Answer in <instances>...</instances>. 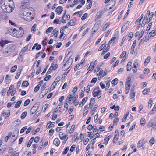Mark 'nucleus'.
<instances>
[{
    "label": "nucleus",
    "mask_w": 156,
    "mask_h": 156,
    "mask_svg": "<svg viewBox=\"0 0 156 156\" xmlns=\"http://www.w3.org/2000/svg\"><path fill=\"white\" fill-rule=\"evenodd\" d=\"M30 50V49H28V48L26 46L25 47H24L23 48L21 51V52L23 53H23L25 51H29Z\"/></svg>",
    "instance_id": "33"
},
{
    "label": "nucleus",
    "mask_w": 156,
    "mask_h": 156,
    "mask_svg": "<svg viewBox=\"0 0 156 156\" xmlns=\"http://www.w3.org/2000/svg\"><path fill=\"white\" fill-rule=\"evenodd\" d=\"M53 29V27H49L46 30V33H50L52 30Z\"/></svg>",
    "instance_id": "44"
},
{
    "label": "nucleus",
    "mask_w": 156,
    "mask_h": 156,
    "mask_svg": "<svg viewBox=\"0 0 156 156\" xmlns=\"http://www.w3.org/2000/svg\"><path fill=\"white\" fill-rule=\"evenodd\" d=\"M140 123L141 126H144L145 124V120L144 118H142L140 120Z\"/></svg>",
    "instance_id": "25"
},
{
    "label": "nucleus",
    "mask_w": 156,
    "mask_h": 156,
    "mask_svg": "<svg viewBox=\"0 0 156 156\" xmlns=\"http://www.w3.org/2000/svg\"><path fill=\"white\" fill-rule=\"evenodd\" d=\"M31 15V12H30L28 10H23L20 14V17L24 20L27 21H30L34 19L33 17H31L30 15Z\"/></svg>",
    "instance_id": "2"
},
{
    "label": "nucleus",
    "mask_w": 156,
    "mask_h": 156,
    "mask_svg": "<svg viewBox=\"0 0 156 156\" xmlns=\"http://www.w3.org/2000/svg\"><path fill=\"white\" fill-rule=\"evenodd\" d=\"M58 66V65L54 62L52 64L51 67L54 71H55L57 68Z\"/></svg>",
    "instance_id": "18"
},
{
    "label": "nucleus",
    "mask_w": 156,
    "mask_h": 156,
    "mask_svg": "<svg viewBox=\"0 0 156 156\" xmlns=\"http://www.w3.org/2000/svg\"><path fill=\"white\" fill-rule=\"evenodd\" d=\"M150 37L154 36L156 35V29L151 31L149 33Z\"/></svg>",
    "instance_id": "14"
},
{
    "label": "nucleus",
    "mask_w": 156,
    "mask_h": 156,
    "mask_svg": "<svg viewBox=\"0 0 156 156\" xmlns=\"http://www.w3.org/2000/svg\"><path fill=\"white\" fill-rule=\"evenodd\" d=\"M98 62V60H96L94 61V62H93V63L91 62L87 69V70H88L90 68V66H92V67H93V66H94V67H95V65L97 64Z\"/></svg>",
    "instance_id": "20"
},
{
    "label": "nucleus",
    "mask_w": 156,
    "mask_h": 156,
    "mask_svg": "<svg viewBox=\"0 0 156 156\" xmlns=\"http://www.w3.org/2000/svg\"><path fill=\"white\" fill-rule=\"evenodd\" d=\"M56 84H54V83H53V84H52L51 86V87L50 88L49 91L50 92L52 91L53 90V89L55 88V86H56Z\"/></svg>",
    "instance_id": "59"
},
{
    "label": "nucleus",
    "mask_w": 156,
    "mask_h": 156,
    "mask_svg": "<svg viewBox=\"0 0 156 156\" xmlns=\"http://www.w3.org/2000/svg\"><path fill=\"white\" fill-rule=\"evenodd\" d=\"M151 14L150 15L149 18H148L147 20V21H146L147 23H148L151 20L153 16L154 13L153 12H151Z\"/></svg>",
    "instance_id": "17"
},
{
    "label": "nucleus",
    "mask_w": 156,
    "mask_h": 156,
    "mask_svg": "<svg viewBox=\"0 0 156 156\" xmlns=\"http://www.w3.org/2000/svg\"><path fill=\"white\" fill-rule=\"evenodd\" d=\"M57 33H58V31L56 30V29H55L51 34V37H52L53 36L55 35L56 34H57Z\"/></svg>",
    "instance_id": "41"
},
{
    "label": "nucleus",
    "mask_w": 156,
    "mask_h": 156,
    "mask_svg": "<svg viewBox=\"0 0 156 156\" xmlns=\"http://www.w3.org/2000/svg\"><path fill=\"white\" fill-rule=\"evenodd\" d=\"M85 91V87L83 88L81 90V92L79 93V98H82L84 96V92Z\"/></svg>",
    "instance_id": "10"
},
{
    "label": "nucleus",
    "mask_w": 156,
    "mask_h": 156,
    "mask_svg": "<svg viewBox=\"0 0 156 156\" xmlns=\"http://www.w3.org/2000/svg\"><path fill=\"white\" fill-rule=\"evenodd\" d=\"M12 4V5H10V13L12 12L15 8V5L13 0H10V4Z\"/></svg>",
    "instance_id": "15"
},
{
    "label": "nucleus",
    "mask_w": 156,
    "mask_h": 156,
    "mask_svg": "<svg viewBox=\"0 0 156 156\" xmlns=\"http://www.w3.org/2000/svg\"><path fill=\"white\" fill-rule=\"evenodd\" d=\"M75 127V125H73L71 126V128L69 131L70 134H71L73 133L74 130V128Z\"/></svg>",
    "instance_id": "42"
},
{
    "label": "nucleus",
    "mask_w": 156,
    "mask_h": 156,
    "mask_svg": "<svg viewBox=\"0 0 156 156\" xmlns=\"http://www.w3.org/2000/svg\"><path fill=\"white\" fill-rule=\"evenodd\" d=\"M40 87L39 85H37L34 88V90L35 92H37L40 89Z\"/></svg>",
    "instance_id": "60"
},
{
    "label": "nucleus",
    "mask_w": 156,
    "mask_h": 156,
    "mask_svg": "<svg viewBox=\"0 0 156 156\" xmlns=\"http://www.w3.org/2000/svg\"><path fill=\"white\" fill-rule=\"evenodd\" d=\"M101 25V21L99 20L97 21L93 27L92 30H96L99 29Z\"/></svg>",
    "instance_id": "5"
},
{
    "label": "nucleus",
    "mask_w": 156,
    "mask_h": 156,
    "mask_svg": "<svg viewBox=\"0 0 156 156\" xmlns=\"http://www.w3.org/2000/svg\"><path fill=\"white\" fill-rule=\"evenodd\" d=\"M48 37H45V39L42 42V44L44 46H45L47 44L46 41Z\"/></svg>",
    "instance_id": "40"
},
{
    "label": "nucleus",
    "mask_w": 156,
    "mask_h": 156,
    "mask_svg": "<svg viewBox=\"0 0 156 156\" xmlns=\"http://www.w3.org/2000/svg\"><path fill=\"white\" fill-rule=\"evenodd\" d=\"M116 38V37H112L110 41H109L107 47H108V46H109V49L110 48V45H111V44L112 43L114 40H115Z\"/></svg>",
    "instance_id": "19"
},
{
    "label": "nucleus",
    "mask_w": 156,
    "mask_h": 156,
    "mask_svg": "<svg viewBox=\"0 0 156 156\" xmlns=\"http://www.w3.org/2000/svg\"><path fill=\"white\" fill-rule=\"evenodd\" d=\"M0 14V17L3 19L6 20L8 18V16L5 12H2Z\"/></svg>",
    "instance_id": "7"
},
{
    "label": "nucleus",
    "mask_w": 156,
    "mask_h": 156,
    "mask_svg": "<svg viewBox=\"0 0 156 156\" xmlns=\"http://www.w3.org/2000/svg\"><path fill=\"white\" fill-rule=\"evenodd\" d=\"M17 68V66L16 65H15L14 66L12 67L11 68V70H10V72H14L16 69Z\"/></svg>",
    "instance_id": "38"
},
{
    "label": "nucleus",
    "mask_w": 156,
    "mask_h": 156,
    "mask_svg": "<svg viewBox=\"0 0 156 156\" xmlns=\"http://www.w3.org/2000/svg\"><path fill=\"white\" fill-rule=\"evenodd\" d=\"M16 92V89L14 87V86L13 85L10 86V95L13 96Z\"/></svg>",
    "instance_id": "6"
},
{
    "label": "nucleus",
    "mask_w": 156,
    "mask_h": 156,
    "mask_svg": "<svg viewBox=\"0 0 156 156\" xmlns=\"http://www.w3.org/2000/svg\"><path fill=\"white\" fill-rule=\"evenodd\" d=\"M34 140V137L33 136H32L30 139L29 141V143L27 145V147H29L31 146L32 144V142Z\"/></svg>",
    "instance_id": "21"
},
{
    "label": "nucleus",
    "mask_w": 156,
    "mask_h": 156,
    "mask_svg": "<svg viewBox=\"0 0 156 156\" xmlns=\"http://www.w3.org/2000/svg\"><path fill=\"white\" fill-rule=\"evenodd\" d=\"M109 46H108V47H107L106 48L105 50H104L103 51L102 53H101V55H103L104 54H105L106 52L108 51L109 50Z\"/></svg>",
    "instance_id": "54"
},
{
    "label": "nucleus",
    "mask_w": 156,
    "mask_h": 156,
    "mask_svg": "<svg viewBox=\"0 0 156 156\" xmlns=\"http://www.w3.org/2000/svg\"><path fill=\"white\" fill-rule=\"evenodd\" d=\"M118 79L117 78H115L111 82V83L114 86H115L118 83Z\"/></svg>",
    "instance_id": "30"
},
{
    "label": "nucleus",
    "mask_w": 156,
    "mask_h": 156,
    "mask_svg": "<svg viewBox=\"0 0 156 156\" xmlns=\"http://www.w3.org/2000/svg\"><path fill=\"white\" fill-rule=\"evenodd\" d=\"M10 35L16 37H22L24 33V30L22 27H20L19 30H16L15 28H12L10 27Z\"/></svg>",
    "instance_id": "1"
},
{
    "label": "nucleus",
    "mask_w": 156,
    "mask_h": 156,
    "mask_svg": "<svg viewBox=\"0 0 156 156\" xmlns=\"http://www.w3.org/2000/svg\"><path fill=\"white\" fill-rule=\"evenodd\" d=\"M153 124H154V123L152 121V120H150L148 124V127H152Z\"/></svg>",
    "instance_id": "55"
},
{
    "label": "nucleus",
    "mask_w": 156,
    "mask_h": 156,
    "mask_svg": "<svg viewBox=\"0 0 156 156\" xmlns=\"http://www.w3.org/2000/svg\"><path fill=\"white\" fill-rule=\"evenodd\" d=\"M152 23L153 22H151L148 25L147 27L146 30V31L147 32H148V31L151 28V27Z\"/></svg>",
    "instance_id": "46"
},
{
    "label": "nucleus",
    "mask_w": 156,
    "mask_h": 156,
    "mask_svg": "<svg viewBox=\"0 0 156 156\" xmlns=\"http://www.w3.org/2000/svg\"><path fill=\"white\" fill-rule=\"evenodd\" d=\"M30 102V100L29 99H28L27 100H26L24 102V106H27L28 104H29Z\"/></svg>",
    "instance_id": "47"
},
{
    "label": "nucleus",
    "mask_w": 156,
    "mask_h": 156,
    "mask_svg": "<svg viewBox=\"0 0 156 156\" xmlns=\"http://www.w3.org/2000/svg\"><path fill=\"white\" fill-rule=\"evenodd\" d=\"M150 91V89L146 88L143 90V93L144 95L147 94L149 93Z\"/></svg>",
    "instance_id": "27"
},
{
    "label": "nucleus",
    "mask_w": 156,
    "mask_h": 156,
    "mask_svg": "<svg viewBox=\"0 0 156 156\" xmlns=\"http://www.w3.org/2000/svg\"><path fill=\"white\" fill-rule=\"evenodd\" d=\"M106 47V46L105 44H102L100 47L99 49H98V51H100L102 50L105 47Z\"/></svg>",
    "instance_id": "63"
},
{
    "label": "nucleus",
    "mask_w": 156,
    "mask_h": 156,
    "mask_svg": "<svg viewBox=\"0 0 156 156\" xmlns=\"http://www.w3.org/2000/svg\"><path fill=\"white\" fill-rule=\"evenodd\" d=\"M144 71V74H148L150 73V70L147 68H145Z\"/></svg>",
    "instance_id": "64"
},
{
    "label": "nucleus",
    "mask_w": 156,
    "mask_h": 156,
    "mask_svg": "<svg viewBox=\"0 0 156 156\" xmlns=\"http://www.w3.org/2000/svg\"><path fill=\"white\" fill-rule=\"evenodd\" d=\"M27 112L25 111L23 112L21 115V118L22 119H24L27 115Z\"/></svg>",
    "instance_id": "31"
},
{
    "label": "nucleus",
    "mask_w": 156,
    "mask_h": 156,
    "mask_svg": "<svg viewBox=\"0 0 156 156\" xmlns=\"http://www.w3.org/2000/svg\"><path fill=\"white\" fill-rule=\"evenodd\" d=\"M2 115L4 116L5 119H7L10 115V110L9 109L4 110L2 113Z\"/></svg>",
    "instance_id": "4"
},
{
    "label": "nucleus",
    "mask_w": 156,
    "mask_h": 156,
    "mask_svg": "<svg viewBox=\"0 0 156 156\" xmlns=\"http://www.w3.org/2000/svg\"><path fill=\"white\" fill-rule=\"evenodd\" d=\"M116 1V0H111L110 2V5H112V6L113 7L115 4Z\"/></svg>",
    "instance_id": "50"
},
{
    "label": "nucleus",
    "mask_w": 156,
    "mask_h": 156,
    "mask_svg": "<svg viewBox=\"0 0 156 156\" xmlns=\"http://www.w3.org/2000/svg\"><path fill=\"white\" fill-rule=\"evenodd\" d=\"M129 36L128 38V41H129L132 39L133 36V33L132 32H130L129 34Z\"/></svg>",
    "instance_id": "48"
},
{
    "label": "nucleus",
    "mask_w": 156,
    "mask_h": 156,
    "mask_svg": "<svg viewBox=\"0 0 156 156\" xmlns=\"http://www.w3.org/2000/svg\"><path fill=\"white\" fill-rule=\"evenodd\" d=\"M75 22L74 21L73 19H71L70 20V22H69L66 25L69 27L70 26H73L75 25Z\"/></svg>",
    "instance_id": "13"
},
{
    "label": "nucleus",
    "mask_w": 156,
    "mask_h": 156,
    "mask_svg": "<svg viewBox=\"0 0 156 156\" xmlns=\"http://www.w3.org/2000/svg\"><path fill=\"white\" fill-rule=\"evenodd\" d=\"M130 83H127L126 82L125 88H128L127 90H128V91L126 93V94H127L129 92L130 90Z\"/></svg>",
    "instance_id": "28"
},
{
    "label": "nucleus",
    "mask_w": 156,
    "mask_h": 156,
    "mask_svg": "<svg viewBox=\"0 0 156 156\" xmlns=\"http://www.w3.org/2000/svg\"><path fill=\"white\" fill-rule=\"evenodd\" d=\"M135 92H132L130 95V98L131 99H132L133 98H134L135 96Z\"/></svg>",
    "instance_id": "58"
},
{
    "label": "nucleus",
    "mask_w": 156,
    "mask_h": 156,
    "mask_svg": "<svg viewBox=\"0 0 156 156\" xmlns=\"http://www.w3.org/2000/svg\"><path fill=\"white\" fill-rule=\"evenodd\" d=\"M138 147L140 148L143 147L144 144L143 143V141L141 140H140L138 143Z\"/></svg>",
    "instance_id": "32"
},
{
    "label": "nucleus",
    "mask_w": 156,
    "mask_h": 156,
    "mask_svg": "<svg viewBox=\"0 0 156 156\" xmlns=\"http://www.w3.org/2000/svg\"><path fill=\"white\" fill-rule=\"evenodd\" d=\"M63 7L62 6H59L55 10L56 12H57L58 14H61L63 11Z\"/></svg>",
    "instance_id": "8"
},
{
    "label": "nucleus",
    "mask_w": 156,
    "mask_h": 156,
    "mask_svg": "<svg viewBox=\"0 0 156 156\" xmlns=\"http://www.w3.org/2000/svg\"><path fill=\"white\" fill-rule=\"evenodd\" d=\"M40 112V111H38L35 114H34L33 117L34 119L37 118V116L39 115Z\"/></svg>",
    "instance_id": "62"
},
{
    "label": "nucleus",
    "mask_w": 156,
    "mask_h": 156,
    "mask_svg": "<svg viewBox=\"0 0 156 156\" xmlns=\"http://www.w3.org/2000/svg\"><path fill=\"white\" fill-rule=\"evenodd\" d=\"M60 144V141L58 138H55L54 140L53 144L57 146H58Z\"/></svg>",
    "instance_id": "11"
},
{
    "label": "nucleus",
    "mask_w": 156,
    "mask_h": 156,
    "mask_svg": "<svg viewBox=\"0 0 156 156\" xmlns=\"http://www.w3.org/2000/svg\"><path fill=\"white\" fill-rule=\"evenodd\" d=\"M110 22H108L107 23H106V24L105 25L104 27L102 29V31H105V30L106 29L107 27L110 25Z\"/></svg>",
    "instance_id": "36"
},
{
    "label": "nucleus",
    "mask_w": 156,
    "mask_h": 156,
    "mask_svg": "<svg viewBox=\"0 0 156 156\" xmlns=\"http://www.w3.org/2000/svg\"><path fill=\"white\" fill-rule=\"evenodd\" d=\"M13 123L15 124L16 125H19L21 123V121L19 119H18L16 121H14Z\"/></svg>",
    "instance_id": "49"
},
{
    "label": "nucleus",
    "mask_w": 156,
    "mask_h": 156,
    "mask_svg": "<svg viewBox=\"0 0 156 156\" xmlns=\"http://www.w3.org/2000/svg\"><path fill=\"white\" fill-rule=\"evenodd\" d=\"M38 109L37 108L32 107L30 111V114L31 115L34 114Z\"/></svg>",
    "instance_id": "16"
},
{
    "label": "nucleus",
    "mask_w": 156,
    "mask_h": 156,
    "mask_svg": "<svg viewBox=\"0 0 156 156\" xmlns=\"http://www.w3.org/2000/svg\"><path fill=\"white\" fill-rule=\"evenodd\" d=\"M115 137H117V140H118L119 136V131L117 129H116L115 131Z\"/></svg>",
    "instance_id": "53"
},
{
    "label": "nucleus",
    "mask_w": 156,
    "mask_h": 156,
    "mask_svg": "<svg viewBox=\"0 0 156 156\" xmlns=\"http://www.w3.org/2000/svg\"><path fill=\"white\" fill-rule=\"evenodd\" d=\"M127 27V25H124L122 26L121 29V32L122 33H123Z\"/></svg>",
    "instance_id": "37"
},
{
    "label": "nucleus",
    "mask_w": 156,
    "mask_h": 156,
    "mask_svg": "<svg viewBox=\"0 0 156 156\" xmlns=\"http://www.w3.org/2000/svg\"><path fill=\"white\" fill-rule=\"evenodd\" d=\"M60 77H57L53 83H55V84H57V83H58V82L60 80Z\"/></svg>",
    "instance_id": "51"
},
{
    "label": "nucleus",
    "mask_w": 156,
    "mask_h": 156,
    "mask_svg": "<svg viewBox=\"0 0 156 156\" xmlns=\"http://www.w3.org/2000/svg\"><path fill=\"white\" fill-rule=\"evenodd\" d=\"M10 41H9L2 40L0 42V44L1 46L3 47L5 44L8 43Z\"/></svg>",
    "instance_id": "12"
},
{
    "label": "nucleus",
    "mask_w": 156,
    "mask_h": 156,
    "mask_svg": "<svg viewBox=\"0 0 156 156\" xmlns=\"http://www.w3.org/2000/svg\"><path fill=\"white\" fill-rule=\"evenodd\" d=\"M111 137V136L110 135H109L107 137H105L104 139V140L105 141V142L104 143H103L105 144V145H107L108 144V142L109 139Z\"/></svg>",
    "instance_id": "23"
},
{
    "label": "nucleus",
    "mask_w": 156,
    "mask_h": 156,
    "mask_svg": "<svg viewBox=\"0 0 156 156\" xmlns=\"http://www.w3.org/2000/svg\"><path fill=\"white\" fill-rule=\"evenodd\" d=\"M126 51H123L121 54L120 57V58H122L123 57H126Z\"/></svg>",
    "instance_id": "52"
},
{
    "label": "nucleus",
    "mask_w": 156,
    "mask_h": 156,
    "mask_svg": "<svg viewBox=\"0 0 156 156\" xmlns=\"http://www.w3.org/2000/svg\"><path fill=\"white\" fill-rule=\"evenodd\" d=\"M64 63H65L63 65V66L64 67L68 66H70L72 65V63H70V62H68L67 61L65 62H64Z\"/></svg>",
    "instance_id": "45"
},
{
    "label": "nucleus",
    "mask_w": 156,
    "mask_h": 156,
    "mask_svg": "<svg viewBox=\"0 0 156 156\" xmlns=\"http://www.w3.org/2000/svg\"><path fill=\"white\" fill-rule=\"evenodd\" d=\"M145 31L144 30H143L141 32H140V34H139V37L138 38V40H140V38H141L142 36H143L144 34V32Z\"/></svg>",
    "instance_id": "35"
},
{
    "label": "nucleus",
    "mask_w": 156,
    "mask_h": 156,
    "mask_svg": "<svg viewBox=\"0 0 156 156\" xmlns=\"http://www.w3.org/2000/svg\"><path fill=\"white\" fill-rule=\"evenodd\" d=\"M22 102V100H20L17 101L15 104V108H17L19 107L20 106Z\"/></svg>",
    "instance_id": "24"
},
{
    "label": "nucleus",
    "mask_w": 156,
    "mask_h": 156,
    "mask_svg": "<svg viewBox=\"0 0 156 156\" xmlns=\"http://www.w3.org/2000/svg\"><path fill=\"white\" fill-rule=\"evenodd\" d=\"M16 137L15 138V137L14 136H13L12 135L11 138V139L10 140V142H11L12 143L16 141V138L17 137V136H16Z\"/></svg>",
    "instance_id": "57"
},
{
    "label": "nucleus",
    "mask_w": 156,
    "mask_h": 156,
    "mask_svg": "<svg viewBox=\"0 0 156 156\" xmlns=\"http://www.w3.org/2000/svg\"><path fill=\"white\" fill-rule=\"evenodd\" d=\"M40 103L39 102H37L36 103L34 106H33V107H34V108H37V109H38L40 105Z\"/></svg>",
    "instance_id": "61"
},
{
    "label": "nucleus",
    "mask_w": 156,
    "mask_h": 156,
    "mask_svg": "<svg viewBox=\"0 0 156 156\" xmlns=\"http://www.w3.org/2000/svg\"><path fill=\"white\" fill-rule=\"evenodd\" d=\"M29 85V82L27 81H23L22 83V85L23 86L26 87L28 86Z\"/></svg>",
    "instance_id": "39"
},
{
    "label": "nucleus",
    "mask_w": 156,
    "mask_h": 156,
    "mask_svg": "<svg viewBox=\"0 0 156 156\" xmlns=\"http://www.w3.org/2000/svg\"><path fill=\"white\" fill-rule=\"evenodd\" d=\"M88 14L87 13H85L82 16L81 19L82 20H84L87 17Z\"/></svg>",
    "instance_id": "56"
},
{
    "label": "nucleus",
    "mask_w": 156,
    "mask_h": 156,
    "mask_svg": "<svg viewBox=\"0 0 156 156\" xmlns=\"http://www.w3.org/2000/svg\"><path fill=\"white\" fill-rule=\"evenodd\" d=\"M69 147L68 146L66 147L64 149V151L62 152V154L64 155L66 154L69 150Z\"/></svg>",
    "instance_id": "34"
},
{
    "label": "nucleus",
    "mask_w": 156,
    "mask_h": 156,
    "mask_svg": "<svg viewBox=\"0 0 156 156\" xmlns=\"http://www.w3.org/2000/svg\"><path fill=\"white\" fill-rule=\"evenodd\" d=\"M19 133V130L18 129H15L14 131L13 135H12L13 136L15 137L14 138H15L16 136H18Z\"/></svg>",
    "instance_id": "26"
},
{
    "label": "nucleus",
    "mask_w": 156,
    "mask_h": 156,
    "mask_svg": "<svg viewBox=\"0 0 156 156\" xmlns=\"http://www.w3.org/2000/svg\"><path fill=\"white\" fill-rule=\"evenodd\" d=\"M7 0H0L1 7L4 12L9 13L10 11V3H8Z\"/></svg>",
    "instance_id": "3"
},
{
    "label": "nucleus",
    "mask_w": 156,
    "mask_h": 156,
    "mask_svg": "<svg viewBox=\"0 0 156 156\" xmlns=\"http://www.w3.org/2000/svg\"><path fill=\"white\" fill-rule=\"evenodd\" d=\"M98 107V105L96 104L95 105L94 107L93 108V109L91 110V113H92V115H93L94 113V112L95 110Z\"/></svg>",
    "instance_id": "43"
},
{
    "label": "nucleus",
    "mask_w": 156,
    "mask_h": 156,
    "mask_svg": "<svg viewBox=\"0 0 156 156\" xmlns=\"http://www.w3.org/2000/svg\"><path fill=\"white\" fill-rule=\"evenodd\" d=\"M102 16V12H98L96 15L95 17V21H98L99 19H100Z\"/></svg>",
    "instance_id": "9"
},
{
    "label": "nucleus",
    "mask_w": 156,
    "mask_h": 156,
    "mask_svg": "<svg viewBox=\"0 0 156 156\" xmlns=\"http://www.w3.org/2000/svg\"><path fill=\"white\" fill-rule=\"evenodd\" d=\"M150 56H148L147 58L145 60L144 64L145 66H146L148 64V63L150 62Z\"/></svg>",
    "instance_id": "29"
},
{
    "label": "nucleus",
    "mask_w": 156,
    "mask_h": 156,
    "mask_svg": "<svg viewBox=\"0 0 156 156\" xmlns=\"http://www.w3.org/2000/svg\"><path fill=\"white\" fill-rule=\"evenodd\" d=\"M101 91L100 90H98L96 91H94L93 92V96L94 97H95L97 96L98 95L99 93H101Z\"/></svg>",
    "instance_id": "22"
}]
</instances>
